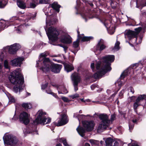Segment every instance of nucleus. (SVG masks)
<instances>
[{"mask_svg": "<svg viewBox=\"0 0 146 146\" xmlns=\"http://www.w3.org/2000/svg\"><path fill=\"white\" fill-rule=\"evenodd\" d=\"M114 60V55H108L103 58V62H98L96 64V72L93 75L95 78H101L108 71L111 70L110 63L113 61Z\"/></svg>", "mask_w": 146, "mask_h": 146, "instance_id": "obj_1", "label": "nucleus"}, {"mask_svg": "<svg viewBox=\"0 0 146 146\" xmlns=\"http://www.w3.org/2000/svg\"><path fill=\"white\" fill-rule=\"evenodd\" d=\"M9 78L10 81L14 85L13 89L15 92H17L18 90L20 92L23 90L24 87V79L20 70L18 69L13 71L9 76Z\"/></svg>", "mask_w": 146, "mask_h": 146, "instance_id": "obj_2", "label": "nucleus"}, {"mask_svg": "<svg viewBox=\"0 0 146 146\" xmlns=\"http://www.w3.org/2000/svg\"><path fill=\"white\" fill-rule=\"evenodd\" d=\"M62 65L52 63L48 58H45L43 62V65L41 68L44 72H48L50 70L55 73H58L62 68Z\"/></svg>", "mask_w": 146, "mask_h": 146, "instance_id": "obj_3", "label": "nucleus"}, {"mask_svg": "<svg viewBox=\"0 0 146 146\" xmlns=\"http://www.w3.org/2000/svg\"><path fill=\"white\" fill-rule=\"evenodd\" d=\"M82 124L84 129L79 126L76 130L80 135L83 137L86 131H90L94 129L95 124L93 121H84L82 122Z\"/></svg>", "mask_w": 146, "mask_h": 146, "instance_id": "obj_4", "label": "nucleus"}, {"mask_svg": "<svg viewBox=\"0 0 146 146\" xmlns=\"http://www.w3.org/2000/svg\"><path fill=\"white\" fill-rule=\"evenodd\" d=\"M99 117L101 121L98 126L97 131L100 133L106 129L110 124V121L109 119L108 116L106 114H100L99 115Z\"/></svg>", "mask_w": 146, "mask_h": 146, "instance_id": "obj_5", "label": "nucleus"}, {"mask_svg": "<svg viewBox=\"0 0 146 146\" xmlns=\"http://www.w3.org/2000/svg\"><path fill=\"white\" fill-rule=\"evenodd\" d=\"M46 26L45 27V29L48 38L50 40L54 41L58 38L57 36L59 33L56 28L52 27L49 28L48 31H47L46 30L48 26L53 25L54 23H48L46 21Z\"/></svg>", "mask_w": 146, "mask_h": 146, "instance_id": "obj_6", "label": "nucleus"}, {"mask_svg": "<svg viewBox=\"0 0 146 146\" xmlns=\"http://www.w3.org/2000/svg\"><path fill=\"white\" fill-rule=\"evenodd\" d=\"M46 113L42 110H39L37 113L38 116L35 120L34 121V124H36L40 123L42 125L47 124L50 123L51 119L50 118H47L44 115Z\"/></svg>", "mask_w": 146, "mask_h": 146, "instance_id": "obj_7", "label": "nucleus"}, {"mask_svg": "<svg viewBox=\"0 0 146 146\" xmlns=\"http://www.w3.org/2000/svg\"><path fill=\"white\" fill-rule=\"evenodd\" d=\"M3 139L4 144L8 145H14L18 142V140L15 137L7 133L4 135Z\"/></svg>", "mask_w": 146, "mask_h": 146, "instance_id": "obj_8", "label": "nucleus"}, {"mask_svg": "<svg viewBox=\"0 0 146 146\" xmlns=\"http://www.w3.org/2000/svg\"><path fill=\"white\" fill-rule=\"evenodd\" d=\"M141 29V27H139L135 29L136 32L130 30H126L125 32V37L126 38L127 37L129 39L136 37Z\"/></svg>", "mask_w": 146, "mask_h": 146, "instance_id": "obj_9", "label": "nucleus"}, {"mask_svg": "<svg viewBox=\"0 0 146 146\" xmlns=\"http://www.w3.org/2000/svg\"><path fill=\"white\" fill-rule=\"evenodd\" d=\"M24 58L23 57H19L13 59L10 61L12 66H20Z\"/></svg>", "mask_w": 146, "mask_h": 146, "instance_id": "obj_10", "label": "nucleus"}, {"mask_svg": "<svg viewBox=\"0 0 146 146\" xmlns=\"http://www.w3.org/2000/svg\"><path fill=\"white\" fill-rule=\"evenodd\" d=\"M29 115L25 112H23L20 115V120L25 124H28L29 122Z\"/></svg>", "mask_w": 146, "mask_h": 146, "instance_id": "obj_11", "label": "nucleus"}, {"mask_svg": "<svg viewBox=\"0 0 146 146\" xmlns=\"http://www.w3.org/2000/svg\"><path fill=\"white\" fill-rule=\"evenodd\" d=\"M106 146H117L119 143L117 141L110 138H108L105 141Z\"/></svg>", "mask_w": 146, "mask_h": 146, "instance_id": "obj_12", "label": "nucleus"}, {"mask_svg": "<svg viewBox=\"0 0 146 146\" xmlns=\"http://www.w3.org/2000/svg\"><path fill=\"white\" fill-rule=\"evenodd\" d=\"M71 79L73 82V83L79 84L81 81L80 75L77 73H74L71 75Z\"/></svg>", "mask_w": 146, "mask_h": 146, "instance_id": "obj_13", "label": "nucleus"}, {"mask_svg": "<svg viewBox=\"0 0 146 146\" xmlns=\"http://www.w3.org/2000/svg\"><path fill=\"white\" fill-rule=\"evenodd\" d=\"M68 120L66 114H63L62 115L61 118L58 121V123L56 124L57 126H59L66 124Z\"/></svg>", "mask_w": 146, "mask_h": 146, "instance_id": "obj_14", "label": "nucleus"}, {"mask_svg": "<svg viewBox=\"0 0 146 146\" xmlns=\"http://www.w3.org/2000/svg\"><path fill=\"white\" fill-rule=\"evenodd\" d=\"M20 48L19 45L17 44H15L11 45L9 48V51L10 53L14 54L16 51Z\"/></svg>", "mask_w": 146, "mask_h": 146, "instance_id": "obj_15", "label": "nucleus"}, {"mask_svg": "<svg viewBox=\"0 0 146 146\" xmlns=\"http://www.w3.org/2000/svg\"><path fill=\"white\" fill-rule=\"evenodd\" d=\"M20 48L19 45L17 44H15L11 45L9 48V51L10 53L14 54L16 51Z\"/></svg>", "mask_w": 146, "mask_h": 146, "instance_id": "obj_16", "label": "nucleus"}, {"mask_svg": "<svg viewBox=\"0 0 146 146\" xmlns=\"http://www.w3.org/2000/svg\"><path fill=\"white\" fill-rule=\"evenodd\" d=\"M103 40H102L100 39L98 44L96 51L95 52L96 54H97V51H98V53L100 54L101 51L106 48V46L103 44Z\"/></svg>", "mask_w": 146, "mask_h": 146, "instance_id": "obj_17", "label": "nucleus"}, {"mask_svg": "<svg viewBox=\"0 0 146 146\" xmlns=\"http://www.w3.org/2000/svg\"><path fill=\"white\" fill-rule=\"evenodd\" d=\"M63 64L65 70L68 72L72 71L74 69L73 65L72 64L64 63Z\"/></svg>", "mask_w": 146, "mask_h": 146, "instance_id": "obj_18", "label": "nucleus"}, {"mask_svg": "<svg viewBox=\"0 0 146 146\" xmlns=\"http://www.w3.org/2000/svg\"><path fill=\"white\" fill-rule=\"evenodd\" d=\"M61 41L64 43L69 44L71 42V38L69 35H66L61 39Z\"/></svg>", "mask_w": 146, "mask_h": 146, "instance_id": "obj_19", "label": "nucleus"}, {"mask_svg": "<svg viewBox=\"0 0 146 146\" xmlns=\"http://www.w3.org/2000/svg\"><path fill=\"white\" fill-rule=\"evenodd\" d=\"M145 101L144 103H146V95H139L136 101L139 103L143 101Z\"/></svg>", "mask_w": 146, "mask_h": 146, "instance_id": "obj_20", "label": "nucleus"}, {"mask_svg": "<svg viewBox=\"0 0 146 146\" xmlns=\"http://www.w3.org/2000/svg\"><path fill=\"white\" fill-rule=\"evenodd\" d=\"M131 70L130 68H128L125 70L121 75L120 78L121 79L124 78L126 76L129 74L130 72L129 71Z\"/></svg>", "mask_w": 146, "mask_h": 146, "instance_id": "obj_21", "label": "nucleus"}, {"mask_svg": "<svg viewBox=\"0 0 146 146\" xmlns=\"http://www.w3.org/2000/svg\"><path fill=\"white\" fill-rule=\"evenodd\" d=\"M52 7L54 10H55L58 12H59V8L60 7V6L58 4V3L56 2H54L52 4Z\"/></svg>", "mask_w": 146, "mask_h": 146, "instance_id": "obj_22", "label": "nucleus"}, {"mask_svg": "<svg viewBox=\"0 0 146 146\" xmlns=\"http://www.w3.org/2000/svg\"><path fill=\"white\" fill-rule=\"evenodd\" d=\"M17 4L19 7L22 9H24L26 7L25 3L21 0H19L17 1Z\"/></svg>", "mask_w": 146, "mask_h": 146, "instance_id": "obj_23", "label": "nucleus"}, {"mask_svg": "<svg viewBox=\"0 0 146 146\" xmlns=\"http://www.w3.org/2000/svg\"><path fill=\"white\" fill-rule=\"evenodd\" d=\"M77 33L78 34V38L77 40L76 41L74 42L73 43V46L75 48L78 46L79 40L81 38V37H80L79 36V32L78 31H77Z\"/></svg>", "mask_w": 146, "mask_h": 146, "instance_id": "obj_24", "label": "nucleus"}, {"mask_svg": "<svg viewBox=\"0 0 146 146\" xmlns=\"http://www.w3.org/2000/svg\"><path fill=\"white\" fill-rule=\"evenodd\" d=\"M23 107L24 108L26 109H30L32 108V104L30 103H23L22 105Z\"/></svg>", "mask_w": 146, "mask_h": 146, "instance_id": "obj_25", "label": "nucleus"}, {"mask_svg": "<svg viewBox=\"0 0 146 146\" xmlns=\"http://www.w3.org/2000/svg\"><path fill=\"white\" fill-rule=\"evenodd\" d=\"M79 36L80 37H81L80 39H82V41H88L93 38V37L92 36L86 37L83 36L82 37L80 35V34Z\"/></svg>", "mask_w": 146, "mask_h": 146, "instance_id": "obj_26", "label": "nucleus"}, {"mask_svg": "<svg viewBox=\"0 0 146 146\" xmlns=\"http://www.w3.org/2000/svg\"><path fill=\"white\" fill-rule=\"evenodd\" d=\"M7 0H0V8H3L7 3Z\"/></svg>", "mask_w": 146, "mask_h": 146, "instance_id": "obj_27", "label": "nucleus"}, {"mask_svg": "<svg viewBox=\"0 0 146 146\" xmlns=\"http://www.w3.org/2000/svg\"><path fill=\"white\" fill-rule=\"evenodd\" d=\"M6 22L5 21H2V22H0V31L3 30L5 27L6 25L5 24Z\"/></svg>", "mask_w": 146, "mask_h": 146, "instance_id": "obj_28", "label": "nucleus"}, {"mask_svg": "<svg viewBox=\"0 0 146 146\" xmlns=\"http://www.w3.org/2000/svg\"><path fill=\"white\" fill-rule=\"evenodd\" d=\"M90 142L93 145H98L99 144V141L95 140L90 139Z\"/></svg>", "mask_w": 146, "mask_h": 146, "instance_id": "obj_29", "label": "nucleus"}, {"mask_svg": "<svg viewBox=\"0 0 146 146\" xmlns=\"http://www.w3.org/2000/svg\"><path fill=\"white\" fill-rule=\"evenodd\" d=\"M48 54V53L46 52H44L43 53H41L40 55V60H41L43 59V61H44V58H45V57L47 56ZM43 65V63L42 64L41 67Z\"/></svg>", "mask_w": 146, "mask_h": 146, "instance_id": "obj_30", "label": "nucleus"}, {"mask_svg": "<svg viewBox=\"0 0 146 146\" xmlns=\"http://www.w3.org/2000/svg\"><path fill=\"white\" fill-rule=\"evenodd\" d=\"M46 92L48 94L52 95L53 96L56 98H58V96L55 94L53 92H52L49 89L46 90Z\"/></svg>", "mask_w": 146, "mask_h": 146, "instance_id": "obj_31", "label": "nucleus"}, {"mask_svg": "<svg viewBox=\"0 0 146 146\" xmlns=\"http://www.w3.org/2000/svg\"><path fill=\"white\" fill-rule=\"evenodd\" d=\"M120 44V42H119L117 41L115 43V46L113 49L116 50H117L119 49V45Z\"/></svg>", "mask_w": 146, "mask_h": 146, "instance_id": "obj_32", "label": "nucleus"}, {"mask_svg": "<svg viewBox=\"0 0 146 146\" xmlns=\"http://www.w3.org/2000/svg\"><path fill=\"white\" fill-rule=\"evenodd\" d=\"M141 105V104L140 103H139L136 101L133 104V108L134 110H136L138 106Z\"/></svg>", "mask_w": 146, "mask_h": 146, "instance_id": "obj_33", "label": "nucleus"}, {"mask_svg": "<svg viewBox=\"0 0 146 146\" xmlns=\"http://www.w3.org/2000/svg\"><path fill=\"white\" fill-rule=\"evenodd\" d=\"M4 67L7 69H9L10 68V66L8 61L7 60H5L4 62Z\"/></svg>", "mask_w": 146, "mask_h": 146, "instance_id": "obj_34", "label": "nucleus"}, {"mask_svg": "<svg viewBox=\"0 0 146 146\" xmlns=\"http://www.w3.org/2000/svg\"><path fill=\"white\" fill-rule=\"evenodd\" d=\"M69 97L72 99L76 98L79 97V95L77 94H76L73 95H71L69 96Z\"/></svg>", "mask_w": 146, "mask_h": 146, "instance_id": "obj_35", "label": "nucleus"}, {"mask_svg": "<svg viewBox=\"0 0 146 146\" xmlns=\"http://www.w3.org/2000/svg\"><path fill=\"white\" fill-rule=\"evenodd\" d=\"M61 140L63 143V144L64 145V146H71V145H68L67 144L66 139H64V138H62L61 139Z\"/></svg>", "mask_w": 146, "mask_h": 146, "instance_id": "obj_36", "label": "nucleus"}, {"mask_svg": "<svg viewBox=\"0 0 146 146\" xmlns=\"http://www.w3.org/2000/svg\"><path fill=\"white\" fill-rule=\"evenodd\" d=\"M48 2V0H39V4H47Z\"/></svg>", "mask_w": 146, "mask_h": 146, "instance_id": "obj_37", "label": "nucleus"}, {"mask_svg": "<svg viewBox=\"0 0 146 146\" xmlns=\"http://www.w3.org/2000/svg\"><path fill=\"white\" fill-rule=\"evenodd\" d=\"M111 30H113V31H111V30H110L111 28L108 29V32L109 33V34H110L112 35V34H113L115 31H114V28L113 27H112L111 28Z\"/></svg>", "mask_w": 146, "mask_h": 146, "instance_id": "obj_38", "label": "nucleus"}, {"mask_svg": "<svg viewBox=\"0 0 146 146\" xmlns=\"http://www.w3.org/2000/svg\"><path fill=\"white\" fill-rule=\"evenodd\" d=\"M61 99L63 101L65 102H68L70 101L68 100V98L62 96L61 97Z\"/></svg>", "mask_w": 146, "mask_h": 146, "instance_id": "obj_39", "label": "nucleus"}, {"mask_svg": "<svg viewBox=\"0 0 146 146\" xmlns=\"http://www.w3.org/2000/svg\"><path fill=\"white\" fill-rule=\"evenodd\" d=\"M128 90V91L129 92H131L133 94L134 93V90L133 88L132 87H130L129 88Z\"/></svg>", "mask_w": 146, "mask_h": 146, "instance_id": "obj_40", "label": "nucleus"}, {"mask_svg": "<svg viewBox=\"0 0 146 146\" xmlns=\"http://www.w3.org/2000/svg\"><path fill=\"white\" fill-rule=\"evenodd\" d=\"M115 116L114 115H111V118L110 119V124L115 119Z\"/></svg>", "mask_w": 146, "mask_h": 146, "instance_id": "obj_41", "label": "nucleus"}, {"mask_svg": "<svg viewBox=\"0 0 146 146\" xmlns=\"http://www.w3.org/2000/svg\"><path fill=\"white\" fill-rule=\"evenodd\" d=\"M36 5L34 3H31L29 4L30 7L32 8H35Z\"/></svg>", "mask_w": 146, "mask_h": 146, "instance_id": "obj_42", "label": "nucleus"}, {"mask_svg": "<svg viewBox=\"0 0 146 146\" xmlns=\"http://www.w3.org/2000/svg\"><path fill=\"white\" fill-rule=\"evenodd\" d=\"M78 84L73 83V85L74 88V90L75 91H76L78 90Z\"/></svg>", "mask_w": 146, "mask_h": 146, "instance_id": "obj_43", "label": "nucleus"}, {"mask_svg": "<svg viewBox=\"0 0 146 146\" xmlns=\"http://www.w3.org/2000/svg\"><path fill=\"white\" fill-rule=\"evenodd\" d=\"M134 126V125L133 124H129V129L130 131L133 129Z\"/></svg>", "mask_w": 146, "mask_h": 146, "instance_id": "obj_44", "label": "nucleus"}, {"mask_svg": "<svg viewBox=\"0 0 146 146\" xmlns=\"http://www.w3.org/2000/svg\"><path fill=\"white\" fill-rule=\"evenodd\" d=\"M48 83H46L42 85V89H44L47 86Z\"/></svg>", "mask_w": 146, "mask_h": 146, "instance_id": "obj_45", "label": "nucleus"}, {"mask_svg": "<svg viewBox=\"0 0 146 146\" xmlns=\"http://www.w3.org/2000/svg\"><path fill=\"white\" fill-rule=\"evenodd\" d=\"M23 25H20L18 26V28H17V31H18L17 32V33H20L21 31L20 30H21V28L23 26Z\"/></svg>", "mask_w": 146, "mask_h": 146, "instance_id": "obj_46", "label": "nucleus"}, {"mask_svg": "<svg viewBox=\"0 0 146 146\" xmlns=\"http://www.w3.org/2000/svg\"><path fill=\"white\" fill-rule=\"evenodd\" d=\"M62 91L63 92V93L64 94L67 93L68 92L66 89L64 88H63V89H62Z\"/></svg>", "mask_w": 146, "mask_h": 146, "instance_id": "obj_47", "label": "nucleus"}, {"mask_svg": "<svg viewBox=\"0 0 146 146\" xmlns=\"http://www.w3.org/2000/svg\"><path fill=\"white\" fill-rule=\"evenodd\" d=\"M124 91L123 90L121 91L119 93V96L121 97L123 96V94L124 93Z\"/></svg>", "mask_w": 146, "mask_h": 146, "instance_id": "obj_48", "label": "nucleus"}, {"mask_svg": "<svg viewBox=\"0 0 146 146\" xmlns=\"http://www.w3.org/2000/svg\"><path fill=\"white\" fill-rule=\"evenodd\" d=\"M96 86V84H93L91 86V88L92 90H93Z\"/></svg>", "mask_w": 146, "mask_h": 146, "instance_id": "obj_49", "label": "nucleus"}, {"mask_svg": "<svg viewBox=\"0 0 146 146\" xmlns=\"http://www.w3.org/2000/svg\"><path fill=\"white\" fill-rule=\"evenodd\" d=\"M94 63H92L91 64V66H91V68L92 69V70L94 71Z\"/></svg>", "mask_w": 146, "mask_h": 146, "instance_id": "obj_50", "label": "nucleus"}, {"mask_svg": "<svg viewBox=\"0 0 146 146\" xmlns=\"http://www.w3.org/2000/svg\"><path fill=\"white\" fill-rule=\"evenodd\" d=\"M9 100H10V102H15L14 99L13 97H11L10 98H9Z\"/></svg>", "mask_w": 146, "mask_h": 146, "instance_id": "obj_51", "label": "nucleus"}, {"mask_svg": "<svg viewBox=\"0 0 146 146\" xmlns=\"http://www.w3.org/2000/svg\"><path fill=\"white\" fill-rule=\"evenodd\" d=\"M142 38L140 37V38H139V39H140V40H139V42H137V40L138 38H136V41L137 42V43H138V44H139V43H141V41H142Z\"/></svg>", "mask_w": 146, "mask_h": 146, "instance_id": "obj_52", "label": "nucleus"}, {"mask_svg": "<svg viewBox=\"0 0 146 146\" xmlns=\"http://www.w3.org/2000/svg\"><path fill=\"white\" fill-rule=\"evenodd\" d=\"M135 97L132 96L130 98V99L131 100V102H132L135 99Z\"/></svg>", "mask_w": 146, "mask_h": 146, "instance_id": "obj_53", "label": "nucleus"}, {"mask_svg": "<svg viewBox=\"0 0 146 146\" xmlns=\"http://www.w3.org/2000/svg\"><path fill=\"white\" fill-rule=\"evenodd\" d=\"M137 66H138V64H133V68H136V67Z\"/></svg>", "mask_w": 146, "mask_h": 146, "instance_id": "obj_54", "label": "nucleus"}, {"mask_svg": "<svg viewBox=\"0 0 146 146\" xmlns=\"http://www.w3.org/2000/svg\"><path fill=\"white\" fill-rule=\"evenodd\" d=\"M104 25L108 29V26L106 21L105 22Z\"/></svg>", "mask_w": 146, "mask_h": 146, "instance_id": "obj_55", "label": "nucleus"}, {"mask_svg": "<svg viewBox=\"0 0 146 146\" xmlns=\"http://www.w3.org/2000/svg\"><path fill=\"white\" fill-rule=\"evenodd\" d=\"M72 59V62L74 60V57H71L70 58V60H71Z\"/></svg>", "mask_w": 146, "mask_h": 146, "instance_id": "obj_56", "label": "nucleus"}, {"mask_svg": "<svg viewBox=\"0 0 146 146\" xmlns=\"http://www.w3.org/2000/svg\"><path fill=\"white\" fill-rule=\"evenodd\" d=\"M132 121L133 123H136L137 122L136 119H133L132 120Z\"/></svg>", "mask_w": 146, "mask_h": 146, "instance_id": "obj_57", "label": "nucleus"}, {"mask_svg": "<svg viewBox=\"0 0 146 146\" xmlns=\"http://www.w3.org/2000/svg\"><path fill=\"white\" fill-rule=\"evenodd\" d=\"M84 146H90V144L88 143H86Z\"/></svg>", "mask_w": 146, "mask_h": 146, "instance_id": "obj_58", "label": "nucleus"}, {"mask_svg": "<svg viewBox=\"0 0 146 146\" xmlns=\"http://www.w3.org/2000/svg\"><path fill=\"white\" fill-rule=\"evenodd\" d=\"M34 131H31V132L27 131L26 133H32Z\"/></svg>", "mask_w": 146, "mask_h": 146, "instance_id": "obj_59", "label": "nucleus"}, {"mask_svg": "<svg viewBox=\"0 0 146 146\" xmlns=\"http://www.w3.org/2000/svg\"><path fill=\"white\" fill-rule=\"evenodd\" d=\"M131 146H139L137 144H132Z\"/></svg>", "mask_w": 146, "mask_h": 146, "instance_id": "obj_60", "label": "nucleus"}, {"mask_svg": "<svg viewBox=\"0 0 146 146\" xmlns=\"http://www.w3.org/2000/svg\"><path fill=\"white\" fill-rule=\"evenodd\" d=\"M56 146H62V145L60 144H57Z\"/></svg>", "mask_w": 146, "mask_h": 146, "instance_id": "obj_61", "label": "nucleus"}, {"mask_svg": "<svg viewBox=\"0 0 146 146\" xmlns=\"http://www.w3.org/2000/svg\"><path fill=\"white\" fill-rule=\"evenodd\" d=\"M103 143H104V142H103V141H100V144H101V145H103Z\"/></svg>", "mask_w": 146, "mask_h": 146, "instance_id": "obj_62", "label": "nucleus"}, {"mask_svg": "<svg viewBox=\"0 0 146 146\" xmlns=\"http://www.w3.org/2000/svg\"><path fill=\"white\" fill-rule=\"evenodd\" d=\"M52 85L53 86H56V87H57V89H58V86H56V85H55V84H52Z\"/></svg>", "mask_w": 146, "mask_h": 146, "instance_id": "obj_63", "label": "nucleus"}, {"mask_svg": "<svg viewBox=\"0 0 146 146\" xmlns=\"http://www.w3.org/2000/svg\"><path fill=\"white\" fill-rule=\"evenodd\" d=\"M90 5L92 7L93 6V4L92 3H90Z\"/></svg>", "mask_w": 146, "mask_h": 146, "instance_id": "obj_64", "label": "nucleus"}]
</instances>
